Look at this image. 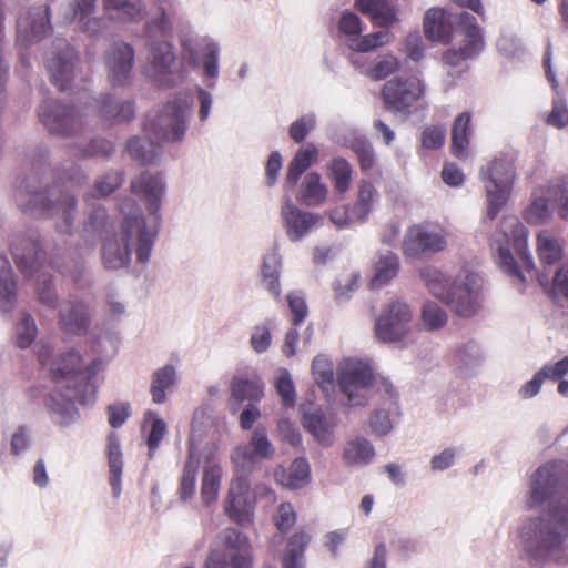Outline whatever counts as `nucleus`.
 I'll return each mask as SVG.
<instances>
[{
    "mask_svg": "<svg viewBox=\"0 0 568 568\" xmlns=\"http://www.w3.org/2000/svg\"><path fill=\"white\" fill-rule=\"evenodd\" d=\"M377 201L378 192L376 187L371 182H362L357 193V199L351 209L353 212V219H355L358 224L365 223Z\"/></svg>",
    "mask_w": 568,
    "mask_h": 568,
    "instance_id": "nucleus-45",
    "label": "nucleus"
},
{
    "mask_svg": "<svg viewBox=\"0 0 568 568\" xmlns=\"http://www.w3.org/2000/svg\"><path fill=\"white\" fill-rule=\"evenodd\" d=\"M399 69V61L393 54L377 57L368 69L362 71L374 81H379L393 74Z\"/></svg>",
    "mask_w": 568,
    "mask_h": 568,
    "instance_id": "nucleus-52",
    "label": "nucleus"
},
{
    "mask_svg": "<svg viewBox=\"0 0 568 568\" xmlns=\"http://www.w3.org/2000/svg\"><path fill=\"white\" fill-rule=\"evenodd\" d=\"M459 38L458 49L468 58L477 57L485 47L480 28L477 26L476 18L471 16V21H463L456 39Z\"/></svg>",
    "mask_w": 568,
    "mask_h": 568,
    "instance_id": "nucleus-36",
    "label": "nucleus"
},
{
    "mask_svg": "<svg viewBox=\"0 0 568 568\" xmlns=\"http://www.w3.org/2000/svg\"><path fill=\"white\" fill-rule=\"evenodd\" d=\"M50 29L48 6L29 8L26 13L18 19V42L23 47L37 43L42 40Z\"/></svg>",
    "mask_w": 568,
    "mask_h": 568,
    "instance_id": "nucleus-24",
    "label": "nucleus"
},
{
    "mask_svg": "<svg viewBox=\"0 0 568 568\" xmlns=\"http://www.w3.org/2000/svg\"><path fill=\"white\" fill-rule=\"evenodd\" d=\"M471 134V114L463 112L455 119L452 129V151L455 156L467 155Z\"/></svg>",
    "mask_w": 568,
    "mask_h": 568,
    "instance_id": "nucleus-41",
    "label": "nucleus"
},
{
    "mask_svg": "<svg viewBox=\"0 0 568 568\" xmlns=\"http://www.w3.org/2000/svg\"><path fill=\"white\" fill-rule=\"evenodd\" d=\"M221 549L224 554L240 555L244 558L248 557V539L236 528L229 527L220 534Z\"/></svg>",
    "mask_w": 568,
    "mask_h": 568,
    "instance_id": "nucleus-49",
    "label": "nucleus"
},
{
    "mask_svg": "<svg viewBox=\"0 0 568 568\" xmlns=\"http://www.w3.org/2000/svg\"><path fill=\"white\" fill-rule=\"evenodd\" d=\"M247 476L235 473L224 507L227 517L240 525L248 524L252 519L254 498L250 490Z\"/></svg>",
    "mask_w": 568,
    "mask_h": 568,
    "instance_id": "nucleus-22",
    "label": "nucleus"
},
{
    "mask_svg": "<svg viewBox=\"0 0 568 568\" xmlns=\"http://www.w3.org/2000/svg\"><path fill=\"white\" fill-rule=\"evenodd\" d=\"M104 10L111 19L121 21L136 20L142 17L140 0H103Z\"/></svg>",
    "mask_w": 568,
    "mask_h": 568,
    "instance_id": "nucleus-47",
    "label": "nucleus"
},
{
    "mask_svg": "<svg viewBox=\"0 0 568 568\" xmlns=\"http://www.w3.org/2000/svg\"><path fill=\"white\" fill-rule=\"evenodd\" d=\"M328 169L335 190L341 194L346 193L352 180L353 169L351 164L343 158H335L332 160Z\"/></svg>",
    "mask_w": 568,
    "mask_h": 568,
    "instance_id": "nucleus-54",
    "label": "nucleus"
},
{
    "mask_svg": "<svg viewBox=\"0 0 568 568\" xmlns=\"http://www.w3.org/2000/svg\"><path fill=\"white\" fill-rule=\"evenodd\" d=\"M485 354L475 339L457 344L455 348V364L466 374H474L484 363Z\"/></svg>",
    "mask_w": 568,
    "mask_h": 568,
    "instance_id": "nucleus-32",
    "label": "nucleus"
},
{
    "mask_svg": "<svg viewBox=\"0 0 568 568\" xmlns=\"http://www.w3.org/2000/svg\"><path fill=\"white\" fill-rule=\"evenodd\" d=\"M528 555L538 562H568V506L545 509L523 527Z\"/></svg>",
    "mask_w": 568,
    "mask_h": 568,
    "instance_id": "nucleus-3",
    "label": "nucleus"
},
{
    "mask_svg": "<svg viewBox=\"0 0 568 568\" xmlns=\"http://www.w3.org/2000/svg\"><path fill=\"white\" fill-rule=\"evenodd\" d=\"M339 33L346 37L347 44L354 39H357L362 33V21L361 18L349 11L345 10L341 13L337 22Z\"/></svg>",
    "mask_w": 568,
    "mask_h": 568,
    "instance_id": "nucleus-58",
    "label": "nucleus"
},
{
    "mask_svg": "<svg viewBox=\"0 0 568 568\" xmlns=\"http://www.w3.org/2000/svg\"><path fill=\"white\" fill-rule=\"evenodd\" d=\"M393 40V34L388 30H381L363 37H358L348 43V48L355 52H369Z\"/></svg>",
    "mask_w": 568,
    "mask_h": 568,
    "instance_id": "nucleus-51",
    "label": "nucleus"
},
{
    "mask_svg": "<svg viewBox=\"0 0 568 568\" xmlns=\"http://www.w3.org/2000/svg\"><path fill=\"white\" fill-rule=\"evenodd\" d=\"M84 201L89 206L88 217L83 224L84 231L87 234H97L101 232L105 225L108 217L105 209L99 204H90L89 195L84 196Z\"/></svg>",
    "mask_w": 568,
    "mask_h": 568,
    "instance_id": "nucleus-61",
    "label": "nucleus"
},
{
    "mask_svg": "<svg viewBox=\"0 0 568 568\" xmlns=\"http://www.w3.org/2000/svg\"><path fill=\"white\" fill-rule=\"evenodd\" d=\"M132 193L144 203L150 220L148 224H154L158 229L160 215L158 214L165 195V182L162 175L151 172H142L131 182Z\"/></svg>",
    "mask_w": 568,
    "mask_h": 568,
    "instance_id": "nucleus-21",
    "label": "nucleus"
},
{
    "mask_svg": "<svg viewBox=\"0 0 568 568\" xmlns=\"http://www.w3.org/2000/svg\"><path fill=\"white\" fill-rule=\"evenodd\" d=\"M183 59L197 68L203 65V73L207 78V87L214 88L219 77L220 45L210 38H199L192 31L180 36Z\"/></svg>",
    "mask_w": 568,
    "mask_h": 568,
    "instance_id": "nucleus-15",
    "label": "nucleus"
},
{
    "mask_svg": "<svg viewBox=\"0 0 568 568\" xmlns=\"http://www.w3.org/2000/svg\"><path fill=\"white\" fill-rule=\"evenodd\" d=\"M17 283L13 277L10 261L0 255V310L9 313L13 310L17 300Z\"/></svg>",
    "mask_w": 568,
    "mask_h": 568,
    "instance_id": "nucleus-39",
    "label": "nucleus"
},
{
    "mask_svg": "<svg viewBox=\"0 0 568 568\" xmlns=\"http://www.w3.org/2000/svg\"><path fill=\"white\" fill-rule=\"evenodd\" d=\"M412 310L399 298H392L375 324V333L379 341L395 343L403 341L412 328Z\"/></svg>",
    "mask_w": 568,
    "mask_h": 568,
    "instance_id": "nucleus-16",
    "label": "nucleus"
},
{
    "mask_svg": "<svg viewBox=\"0 0 568 568\" xmlns=\"http://www.w3.org/2000/svg\"><path fill=\"white\" fill-rule=\"evenodd\" d=\"M367 14L374 24L386 29L394 26L398 20L396 9L387 0L374 7Z\"/></svg>",
    "mask_w": 568,
    "mask_h": 568,
    "instance_id": "nucleus-63",
    "label": "nucleus"
},
{
    "mask_svg": "<svg viewBox=\"0 0 568 568\" xmlns=\"http://www.w3.org/2000/svg\"><path fill=\"white\" fill-rule=\"evenodd\" d=\"M525 504L529 509L568 506V463L551 460L534 470L529 476Z\"/></svg>",
    "mask_w": 568,
    "mask_h": 568,
    "instance_id": "nucleus-5",
    "label": "nucleus"
},
{
    "mask_svg": "<svg viewBox=\"0 0 568 568\" xmlns=\"http://www.w3.org/2000/svg\"><path fill=\"white\" fill-rule=\"evenodd\" d=\"M274 387L286 407H293L296 402L295 386L286 368H277L274 374Z\"/></svg>",
    "mask_w": 568,
    "mask_h": 568,
    "instance_id": "nucleus-53",
    "label": "nucleus"
},
{
    "mask_svg": "<svg viewBox=\"0 0 568 568\" xmlns=\"http://www.w3.org/2000/svg\"><path fill=\"white\" fill-rule=\"evenodd\" d=\"M205 414L196 410L192 419V430L189 440V457L184 465L179 494L183 501L193 498L196 486V474L202 457V427L204 426Z\"/></svg>",
    "mask_w": 568,
    "mask_h": 568,
    "instance_id": "nucleus-18",
    "label": "nucleus"
},
{
    "mask_svg": "<svg viewBox=\"0 0 568 568\" xmlns=\"http://www.w3.org/2000/svg\"><path fill=\"white\" fill-rule=\"evenodd\" d=\"M20 205L34 216L52 220L59 232L69 233L74 225L77 199L67 186L51 185Z\"/></svg>",
    "mask_w": 568,
    "mask_h": 568,
    "instance_id": "nucleus-6",
    "label": "nucleus"
},
{
    "mask_svg": "<svg viewBox=\"0 0 568 568\" xmlns=\"http://www.w3.org/2000/svg\"><path fill=\"white\" fill-rule=\"evenodd\" d=\"M175 54L172 45L166 41H155L149 47L148 63L153 77L163 75L172 71Z\"/></svg>",
    "mask_w": 568,
    "mask_h": 568,
    "instance_id": "nucleus-35",
    "label": "nucleus"
},
{
    "mask_svg": "<svg viewBox=\"0 0 568 568\" xmlns=\"http://www.w3.org/2000/svg\"><path fill=\"white\" fill-rule=\"evenodd\" d=\"M38 116L44 129L59 138L80 136L89 125L85 103L70 105L58 100H45L38 108Z\"/></svg>",
    "mask_w": 568,
    "mask_h": 568,
    "instance_id": "nucleus-8",
    "label": "nucleus"
},
{
    "mask_svg": "<svg viewBox=\"0 0 568 568\" xmlns=\"http://www.w3.org/2000/svg\"><path fill=\"white\" fill-rule=\"evenodd\" d=\"M178 381L176 367L172 364L155 369L151 376L150 394L154 404L166 400V392L171 390Z\"/></svg>",
    "mask_w": 568,
    "mask_h": 568,
    "instance_id": "nucleus-37",
    "label": "nucleus"
},
{
    "mask_svg": "<svg viewBox=\"0 0 568 568\" xmlns=\"http://www.w3.org/2000/svg\"><path fill=\"white\" fill-rule=\"evenodd\" d=\"M399 270L398 256L389 251L378 252L374 262V276L371 280L373 288H381L396 277Z\"/></svg>",
    "mask_w": 568,
    "mask_h": 568,
    "instance_id": "nucleus-34",
    "label": "nucleus"
},
{
    "mask_svg": "<svg viewBox=\"0 0 568 568\" xmlns=\"http://www.w3.org/2000/svg\"><path fill=\"white\" fill-rule=\"evenodd\" d=\"M425 83L417 77H395L382 90L385 106L396 116L407 119L425 95Z\"/></svg>",
    "mask_w": 568,
    "mask_h": 568,
    "instance_id": "nucleus-13",
    "label": "nucleus"
},
{
    "mask_svg": "<svg viewBox=\"0 0 568 568\" xmlns=\"http://www.w3.org/2000/svg\"><path fill=\"white\" fill-rule=\"evenodd\" d=\"M44 61L52 83L61 91L71 89L70 84L77 78L78 57L67 41L57 40Z\"/></svg>",
    "mask_w": 568,
    "mask_h": 568,
    "instance_id": "nucleus-19",
    "label": "nucleus"
},
{
    "mask_svg": "<svg viewBox=\"0 0 568 568\" xmlns=\"http://www.w3.org/2000/svg\"><path fill=\"white\" fill-rule=\"evenodd\" d=\"M480 179L487 197L486 216L494 220L510 196L515 181L513 163L506 159H495L481 168Z\"/></svg>",
    "mask_w": 568,
    "mask_h": 568,
    "instance_id": "nucleus-11",
    "label": "nucleus"
},
{
    "mask_svg": "<svg viewBox=\"0 0 568 568\" xmlns=\"http://www.w3.org/2000/svg\"><path fill=\"white\" fill-rule=\"evenodd\" d=\"M121 211L120 231L105 240L102 246V263L113 271L128 267L133 254L136 262L146 264L158 235L155 225L146 223L141 209L132 200H126Z\"/></svg>",
    "mask_w": 568,
    "mask_h": 568,
    "instance_id": "nucleus-2",
    "label": "nucleus"
},
{
    "mask_svg": "<svg viewBox=\"0 0 568 568\" xmlns=\"http://www.w3.org/2000/svg\"><path fill=\"white\" fill-rule=\"evenodd\" d=\"M481 276L469 270H462L449 288L444 303L459 317H473L481 308Z\"/></svg>",
    "mask_w": 568,
    "mask_h": 568,
    "instance_id": "nucleus-12",
    "label": "nucleus"
},
{
    "mask_svg": "<svg viewBox=\"0 0 568 568\" xmlns=\"http://www.w3.org/2000/svg\"><path fill=\"white\" fill-rule=\"evenodd\" d=\"M108 462H109V484L112 488V495L118 498L121 495V477L123 468L122 452L115 434L108 437Z\"/></svg>",
    "mask_w": 568,
    "mask_h": 568,
    "instance_id": "nucleus-40",
    "label": "nucleus"
},
{
    "mask_svg": "<svg viewBox=\"0 0 568 568\" xmlns=\"http://www.w3.org/2000/svg\"><path fill=\"white\" fill-rule=\"evenodd\" d=\"M191 109L192 102L186 97L176 98L166 103L161 111L146 116L144 131L161 142L181 141L186 131Z\"/></svg>",
    "mask_w": 568,
    "mask_h": 568,
    "instance_id": "nucleus-9",
    "label": "nucleus"
},
{
    "mask_svg": "<svg viewBox=\"0 0 568 568\" xmlns=\"http://www.w3.org/2000/svg\"><path fill=\"white\" fill-rule=\"evenodd\" d=\"M233 412H236L244 402H261L264 397V383L253 372L252 374L237 372L230 382Z\"/></svg>",
    "mask_w": 568,
    "mask_h": 568,
    "instance_id": "nucleus-26",
    "label": "nucleus"
},
{
    "mask_svg": "<svg viewBox=\"0 0 568 568\" xmlns=\"http://www.w3.org/2000/svg\"><path fill=\"white\" fill-rule=\"evenodd\" d=\"M37 354L41 366L61 385L60 390L50 395L47 407L59 425L69 426L79 418L74 400L82 404L91 400L94 389L90 381L102 369L104 363L101 358L84 362L74 351L52 358V348L48 344H42Z\"/></svg>",
    "mask_w": 568,
    "mask_h": 568,
    "instance_id": "nucleus-1",
    "label": "nucleus"
},
{
    "mask_svg": "<svg viewBox=\"0 0 568 568\" xmlns=\"http://www.w3.org/2000/svg\"><path fill=\"white\" fill-rule=\"evenodd\" d=\"M367 14L374 24L386 29L394 26L398 20L396 9L387 0L374 7Z\"/></svg>",
    "mask_w": 568,
    "mask_h": 568,
    "instance_id": "nucleus-62",
    "label": "nucleus"
},
{
    "mask_svg": "<svg viewBox=\"0 0 568 568\" xmlns=\"http://www.w3.org/2000/svg\"><path fill=\"white\" fill-rule=\"evenodd\" d=\"M463 21H471V16L467 12L432 8L425 13L424 31L428 39L447 44L456 39Z\"/></svg>",
    "mask_w": 568,
    "mask_h": 568,
    "instance_id": "nucleus-20",
    "label": "nucleus"
},
{
    "mask_svg": "<svg viewBox=\"0 0 568 568\" xmlns=\"http://www.w3.org/2000/svg\"><path fill=\"white\" fill-rule=\"evenodd\" d=\"M281 217L286 236L292 242L303 240L322 221L320 214L301 210L288 196L283 199Z\"/></svg>",
    "mask_w": 568,
    "mask_h": 568,
    "instance_id": "nucleus-23",
    "label": "nucleus"
},
{
    "mask_svg": "<svg viewBox=\"0 0 568 568\" xmlns=\"http://www.w3.org/2000/svg\"><path fill=\"white\" fill-rule=\"evenodd\" d=\"M338 422V416L335 413L323 412L318 408L307 410L303 416L304 427L323 447H331L335 443L334 430Z\"/></svg>",
    "mask_w": 568,
    "mask_h": 568,
    "instance_id": "nucleus-27",
    "label": "nucleus"
},
{
    "mask_svg": "<svg viewBox=\"0 0 568 568\" xmlns=\"http://www.w3.org/2000/svg\"><path fill=\"white\" fill-rule=\"evenodd\" d=\"M317 155V149L313 144L298 149L288 164L284 187L293 189L300 176L312 165Z\"/></svg>",
    "mask_w": 568,
    "mask_h": 568,
    "instance_id": "nucleus-42",
    "label": "nucleus"
},
{
    "mask_svg": "<svg viewBox=\"0 0 568 568\" xmlns=\"http://www.w3.org/2000/svg\"><path fill=\"white\" fill-rule=\"evenodd\" d=\"M551 216L546 197H535L525 211V220L530 224L546 223Z\"/></svg>",
    "mask_w": 568,
    "mask_h": 568,
    "instance_id": "nucleus-64",
    "label": "nucleus"
},
{
    "mask_svg": "<svg viewBox=\"0 0 568 568\" xmlns=\"http://www.w3.org/2000/svg\"><path fill=\"white\" fill-rule=\"evenodd\" d=\"M392 407L382 406L376 408L369 417V428L376 437H385L392 433L394 426L390 419Z\"/></svg>",
    "mask_w": 568,
    "mask_h": 568,
    "instance_id": "nucleus-57",
    "label": "nucleus"
},
{
    "mask_svg": "<svg viewBox=\"0 0 568 568\" xmlns=\"http://www.w3.org/2000/svg\"><path fill=\"white\" fill-rule=\"evenodd\" d=\"M328 189L316 172L306 174L301 183L297 200L306 206H320L327 199Z\"/></svg>",
    "mask_w": 568,
    "mask_h": 568,
    "instance_id": "nucleus-38",
    "label": "nucleus"
},
{
    "mask_svg": "<svg viewBox=\"0 0 568 568\" xmlns=\"http://www.w3.org/2000/svg\"><path fill=\"white\" fill-rule=\"evenodd\" d=\"M490 248L498 266L521 283L534 276L535 263L528 250V231L515 215L504 216L491 235Z\"/></svg>",
    "mask_w": 568,
    "mask_h": 568,
    "instance_id": "nucleus-4",
    "label": "nucleus"
},
{
    "mask_svg": "<svg viewBox=\"0 0 568 568\" xmlns=\"http://www.w3.org/2000/svg\"><path fill=\"white\" fill-rule=\"evenodd\" d=\"M419 277L428 291L444 302L453 284L450 276L435 266L426 265L419 270Z\"/></svg>",
    "mask_w": 568,
    "mask_h": 568,
    "instance_id": "nucleus-44",
    "label": "nucleus"
},
{
    "mask_svg": "<svg viewBox=\"0 0 568 568\" xmlns=\"http://www.w3.org/2000/svg\"><path fill=\"white\" fill-rule=\"evenodd\" d=\"M37 325L29 313H22L16 327L17 343L21 348L29 347L37 337Z\"/></svg>",
    "mask_w": 568,
    "mask_h": 568,
    "instance_id": "nucleus-59",
    "label": "nucleus"
},
{
    "mask_svg": "<svg viewBox=\"0 0 568 568\" xmlns=\"http://www.w3.org/2000/svg\"><path fill=\"white\" fill-rule=\"evenodd\" d=\"M342 457L345 465L362 468L373 462L375 449L368 439L356 437L344 445Z\"/></svg>",
    "mask_w": 568,
    "mask_h": 568,
    "instance_id": "nucleus-33",
    "label": "nucleus"
},
{
    "mask_svg": "<svg viewBox=\"0 0 568 568\" xmlns=\"http://www.w3.org/2000/svg\"><path fill=\"white\" fill-rule=\"evenodd\" d=\"M11 252L20 272L27 278H37V294L40 303L54 306L57 296L51 281L45 273L41 272L44 266L45 254L41 248L38 234L32 232L27 236L16 239Z\"/></svg>",
    "mask_w": 568,
    "mask_h": 568,
    "instance_id": "nucleus-7",
    "label": "nucleus"
},
{
    "mask_svg": "<svg viewBox=\"0 0 568 568\" xmlns=\"http://www.w3.org/2000/svg\"><path fill=\"white\" fill-rule=\"evenodd\" d=\"M467 59L469 58L458 48H450L443 53V67L446 69L447 77L450 78L448 81L449 85L462 74L460 65Z\"/></svg>",
    "mask_w": 568,
    "mask_h": 568,
    "instance_id": "nucleus-60",
    "label": "nucleus"
},
{
    "mask_svg": "<svg viewBox=\"0 0 568 568\" xmlns=\"http://www.w3.org/2000/svg\"><path fill=\"white\" fill-rule=\"evenodd\" d=\"M448 322L447 312L436 302L427 301L422 307V324L426 331H438Z\"/></svg>",
    "mask_w": 568,
    "mask_h": 568,
    "instance_id": "nucleus-50",
    "label": "nucleus"
},
{
    "mask_svg": "<svg viewBox=\"0 0 568 568\" xmlns=\"http://www.w3.org/2000/svg\"><path fill=\"white\" fill-rule=\"evenodd\" d=\"M59 327L67 335H81L89 327L88 307L79 301H68L60 305Z\"/></svg>",
    "mask_w": 568,
    "mask_h": 568,
    "instance_id": "nucleus-29",
    "label": "nucleus"
},
{
    "mask_svg": "<svg viewBox=\"0 0 568 568\" xmlns=\"http://www.w3.org/2000/svg\"><path fill=\"white\" fill-rule=\"evenodd\" d=\"M310 540L311 536L305 531L291 537L283 556V568H305L304 550Z\"/></svg>",
    "mask_w": 568,
    "mask_h": 568,
    "instance_id": "nucleus-46",
    "label": "nucleus"
},
{
    "mask_svg": "<svg viewBox=\"0 0 568 568\" xmlns=\"http://www.w3.org/2000/svg\"><path fill=\"white\" fill-rule=\"evenodd\" d=\"M144 132L143 136H134L128 141V152L132 159L143 164H153L158 161L161 153V141H158L153 134Z\"/></svg>",
    "mask_w": 568,
    "mask_h": 568,
    "instance_id": "nucleus-31",
    "label": "nucleus"
},
{
    "mask_svg": "<svg viewBox=\"0 0 568 568\" xmlns=\"http://www.w3.org/2000/svg\"><path fill=\"white\" fill-rule=\"evenodd\" d=\"M312 372L316 383L323 388L328 389L334 382V367L331 359L325 355H317L312 362Z\"/></svg>",
    "mask_w": 568,
    "mask_h": 568,
    "instance_id": "nucleus-56",
    "label": "nucleus"
},
{
    "mask_svg": "<svg viewBox=\"0 0 568 568\" xmlns=\"http://www.w3.org/2000/svg\"><path fill=\"white\" fill-rule=\"evenodd\" d=\"M134 58L133 49L124 43H114L106 53L109 81L113 85H124L131 74Z\"/></svg>",
    "mask_w": 568,
    "mask_h": 568,
    "instance_id": "nucleus-28",
    "label": "nucleus"
},
{
    "mask_svg": "<svg viewBox=\"0 0 568 568\" xmlns=\"http://www.w3.org/2000/svg\"><path fill=\"white\" fill-rule=\"evenodd\" d=\"M274 454L275 448L268 439L266 428L257 426L248 443L233 449L231 460L234 473L248 475L253 471L255 463L271 459Z\"/></svg>",
    "mask_w": 568,
    "mask_h": 568,
    "instance_id": "nucleus-17",
    "label": "nucleus"
},
{
    "mask_svg": "<svg viewBox=\"0 0 568 568\" xmlns=\"http://www.w3.org/2000/svg\"><path fill=\"white\" fill-rule=\"evenodd\" d=\"M205 568H251V564L250 558L224 554L221 549H213L206 560Z\"/></svg>",
    "mask_w": 568,
    "mask_h": 568,
    "instance_id": "nucleus-55",
    "label": "nucleus"
},
{
    "mask_svg": "<svg viewBox=\"0 0 568 568\" xmlns=\"http://www.w3.org/2000/svg\"><path fill=\"white\" fill-rule=\"evenodd\" d=\"M374 373L369 363L358 358H346L337 368V384L351 407L365 406L371 396Z\"/></svg>",
    "mask_w": 568,
    "mask_h": 568,
    "instance_id": "nucleus-10",
    "label": "nucleus"
},
{
    "mask_svg": "<svg viewBox=\"0 0 568 568\" xmlns=\"http://www.w3.org/2000/svg\"><path fill=\"white\" fill-rule=\"evenodd\" d=\"M448 232L439 224H415L405 232L402 251L406 257L423 258L444 251Z\"/></svg>",
    "mask_w": 568,
    "mask_h": 568,
    "instance_id": "nucleus-14",
    "label": "nucleus"
},
{
    "mask_svg": "<svg viewBox=\"0 0 568 568\" xmlns=\"http://www.w3.org/2000/svg\"><path fill=\"white\" fill-rule=\"evenodd\" d=\"M310 464L305 458H296L287 469V471H282V474H276L278 481L282 485L297 489L304 487L308 484L311 474H310Z\"/></svg>",
    "mask_w": 568,
    "mask_h": 568,
    "instance_id": "nucleus-48",
    "label": "nucleus"
},
{
    "mask_svg": "<svg viewBox=\"0 0 568 568\" xmlns=\"http://www.w3.org/2000/svg\"><path fill=\"white\" fill-rule=\"evenodd\" d=\"M89 116L100 114L105 119L128 121L132 118L134 108L130 101H119L110 95L101 98L89 97L85 102Z\"/></svg>",
    "mask_w": 568,
    "mask_h": 568,
    "instance_id": "nucleus-30",
    "label": "nucleus"
},
{
    "mask_svg": "<svg viewBox=\"0 0 568 568\" xmlns=\"http://www.w3.org/2000/svg\"><path fill=\"white\" fill-rule=\"evenodd\" d=\"M215 450L216 447L213 443H206L202 446L204 464L201 483V499L206 506L216 501L223 476L222 467L215 459Z\"/></svg>",
    "mask_w": 568,
    "mask_h": 568,
    "instance_id": "nucleus-25",
    "label": "nucleus"
},
{
    "mask_svg": "<svg viewBox=\"0 0 568 568\" xmlns=\"http://www.w3.org/2000/svg\"><path fill=\"white\" fill-rule=\"evenodd\" d=\"M537 253L541 263L554 265L564 254V241L548 230L537 234Z\"/></svg>",
    "mask_w": 568,
    "mask_h": 568,
    "instance_id": "nucleus-43",
    "label": "nucleus"
}]
</instances>
